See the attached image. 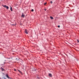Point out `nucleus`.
I'll return each mask as SVG.
<instances>
[{"instance_id":"nucleus-4","label":"nucleus","mask_w":79,"mask_h":79,"mask_svg":"<svg viewBox=\"0 0 79 79\" xmlns=\"http://www.w3.org/2000/svg\"><path fill=\"white\" fill-rule=\"evenodd\" d=\"M49 77H52V74L49 73Z\"/></svg>"},{"instance_id":"nucleus-1","label":"nucleus","mask_w":79,"mask_h":79,"mask_svg":"<svg viewBox=\"0 0 79 79\" xmlns=\"http://www.w3.org/2000/svg\"><path fill=\"white\" fill-rule=\"evenodd\" d=\"M24 32L26 34H28V30L27 29H25V30Z\"/></svg>"},{"instance_id":"nucleus-7","label":"nucleus","mask_w":79,"mask_h":79,"mask_svg":"<svg viewBox=\"0 0 79 79\" xmlns=\"http://www.w3.org/2000/svg\"><path fill=\"white\" fill-rule=\"evenodd\" d=\"M10 10L12 11H13V10H12V8L11 7V6H10Z\"/></svg>"},{"instance_id":"nucleus-18","label":"nucleus","mask_w":79,"mask_h":79,"mask_svg":"<svg viewBox=\"0 0 79 79\" xmlns=\"http://www.w3.org/2000/svg\"><path fill=\"white\" fill-rule=\"evenodd\" d=\"M5 79H6V78H5Z\"/></svg>"},{"instance_id":"nucleus-2","label":"nucleus","mask_w":79,"mask_h":79,"mask_svg":"<svg viewBox=\"0 0 79 79\" xmlns=\"http://www.w3.org/2000/svg\"><path fill=\"white\" fill-rule=\"evenodd\" d=\"M4 7V8H6V9H7V10H8V6H6L5 5V6H3Z\"/></svg>"},{"instance_id":"nucleus-15","label":"nucleus","mask_w":79,"mask_h":79,"mask_svg":"<svg viewBox=\"0 0 79 79\" xmlns=\"http://www.w3.org/2000/svg\"><path fill=\"white\" fill-rule=\"evenodd\" d=\"M14 71H16V69H14Z\"/></svg>"},{"instance_id":"nucleus-10","label":"nucleus","mask_w":79,"mask_h":79,"mask_svg":"<svg viewBox=\"0 0 79 79\" xmlns=\"http://www.w3.org/2000/svg\"><path fill=\"white\" fill-rule=\"evenodd\" d=\"M18 71H19V73H22L21 72V71L19 70H18Z\"/></svg>"},{"instance_id":"nucleus-9","label":"nucleus","mask_w":79,"mask_h":79,"mask_svg":"<svg viewBox=\"0 0 79 79\" xmlns=\"http://www.w3.org/2000/svg\"><path fill=\"white\" fill-rule=\"evenodd\" d=\"M50 3L51 4H52L53 3V2H52V1H51Z\"/></svg>"},{"instance_id":"nucleus-8","label":"nucleus","mask_w":79,"mask_h":79,"mask_svg":"<svg viewBox=\"0 0 79 79\" xmlns=\"http://www.w3.org/2000/svg\"><path fill=\"white\" fill-rule=\"evenodd\" d=\"M1 69L2 71H4V69L3 68H2Z\"/></svg>"},{"instance_id":"nucleus-14","label":"nucleus","mask_w":79,"mask_h":79,"mask_svg":"<svg viewBox=\"0 0 79 79\" xmlns=\"http://www.w3.org/2000/svg\"><path fill=\"white\" fill-rule=\"evenodd\" d=\"M46 4H47V3H45L44 4V5H46Z\"/></svg>"},{"instance_id":"nucleus-12","label":"nucleus","mask_w":79,"mask_h":79,"mask_svg":"<svg viewBox=\"0 0 79 79\" xmlns=\"http://www.w3.org/2000/svg\"><path fill=\"white\" fill-rule=\"evenodd\" d=\"M77 43H79V41L78 40H77Z\"/></svg>"},{"instance_id":"nucleus-17","label":"nucleus","mask_w":79,"mask_h":79,"mask_svg":"<svg viewBox=\"0 0 79 79\" xmlns=\"http://www.w3.org/2000/svg\"><path fill=\"white\" fill-rule=\"evenodd\" d=\"M37 78H38V79H39V77H38Z\"/></svg>"},{"instance_id":"nucleus-13","label":"nucleus","mask_w":79,"mask_h":79,"mask_svg":"<svg viewBox=\"0 0 79 79\" xmlns=\"http://www.w3.org/2000/svg\"><path fill=\"white\" fill-rule=\"evenodd\" d=\"M58 27H60V25L58 26Z\"/></svg>"},{"instance_id":"nucleus-5","label":"nucleus","mask_w":79,"mask_h":79,"mask_svg":"<svg viewBox=\"0 0 79 79\" xmlns=\"http://www.w3.org/2000/svg\"><path fill=\"white\" fill-rule=\"evenodd\" d=\"M50 18L51 19H53V17L51 16Z\"/></svg>"},{"instance_id":"nucleus-11","label":"nucleus","mask_w":79,"mask_h":79,"mask_svg":"<svg viewBox=\"0 0 79 79\" xmlns=\"http://www.w3.org/2000/svg\"><path fill=\"white\" fill-rule=\"evenodd\" d=\"M31 11H32V12L34 11V10L33 9H32L31 10Z\"/></svg>"},{"instance_id":"nucleus-6","label":"nucleus","mask_w":79,"mask_h":79,"mask_svg":"<svg viewBox=\"0 0 79 79\" xmlns=\"http://www.w3.org/2000/svg\"><path fill=\"white\" fill-rule=\"evenodd\" d=\"M6 77H8V79H9L10 78V77H9L8 76V75H6Z\"/></svg>"},{"instance_id":"nucleus-3","label":"nucleus","mask_w":79,"mask_h":79,"mask_svg":"<svg viewBox=\"0 0 79 79\" xmlns=\"http://www.w3.org/2000/svg\"><path fill=\"white\" fill-rule=\"evenodd\" d=\"M21 17L22 18H24V15L23 14H22Z\"/></svg>"},{"instance_id":"nucleus-16","label":"nucleus","mask_w":79,"mask_h":79,"mask_svg":"<svg viewBox=\"0 0 79 79\" xmlns=\"http://www.w3.org/2000/svg\"><path fill=\"white\" fill-rule=\"evenodd\" d=\"M44 10H45V11H46V10H47V9H45Z\"/></svg>"}]
</instances>
